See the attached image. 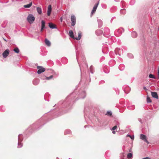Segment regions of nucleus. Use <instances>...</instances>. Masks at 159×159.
<instances>
[{
  "label": "nucleus",
  "instance_id": "3",
  "mask_svg": "<svg viewBox=\"0 0 159 159\" xmlns=\"http://www.w3.org/2000/svg\"><path fill=\"white\" fill-rule=\"evenodd\" d=\"M37 68L38 69L37 71V73L39 74L44 72L45 70V68L41 66H38L37 67Z\"/></svg>",
  "mask_w": 159,
  "mask_h": 159
},
{
  "label": "nucleus",
  "instance_id": "40",
  "mask_svg": "<svg viewBox=\"0 0 159 159\" xmlns=\"http://www.w3.org/2000/svg\"><path fill=\"white\" fill-rule=\"evenodd\" d=\"M115 1L118 2L120 0H114Z\"/></svg>",
  "mask_w": 159,
  "mask_h": 159
},
{
  "label": "nucleus",
  "instance_id": "25",
  "mask_svg": "<svg viewBox=\"0 0 159 159\" xmlns=\"http://www.w3.org/2000/svg\"><path fill=\"white\" fill-rule=\"evenodd\" d=\"M71 133V131L69 129L66 130L64 132L65 134H70Z\"/></svg>",
  "mask_w": 159,
  "mask_h": 159
},
{
  "label": "nucleus",
  "instance_id": "11",
  "mask_svg": "<svg viewBox=\"0 0 159 159\" xmlns=\"http://www.w3.org/2000/svg\"><path fill=\"white\" fill-rule=\"evenodd\" d=\"M45 22L44 21L42 20L41 21V31H42L45 28Z\"/></svg>",
  "mask_w": 159,
  "mask_h": 159
},
{
  "label": "nucleus",
  "instance_id": "46",
  "mask_svg": "<svg viewBox=\"0 0 159 159\" xmlns=\"http://www.w3.org/2000/svg\"><path fill=\"white\" fill-rule=\"evenodd\" d=\"M124 91L125 93H126V91L125 90H124Z\"/></svg>",
  "mask_w": 159,
  "mask_h": 159
},
{
  "label": "nucleus",
  "instance_id": "28",
  "mask_svg": "<svg viewBox=\"0 0 159 159\" xmlns=\"http://www.w3.org/2000/svg\"><path fill=\"white\" fill-rule=\"evenodd\" d=\"M149 77L150 78L155 79V76L152 74H150L149 76Z\"/></svg>",
  "mask_w": 159,
  "mask_h": 159
},
{
  "label": "nucleus",
  "instance_id": "15",
  "mask_svg": "<svg viewBox=\"0 0 159 159\" xmlns=\"http://www.w3.org/2000/svg\"><path fill=\"white\" fill-rule=\"evenodd\" d=\"M45 44L48 46H50L51 45V43L50 41L47 39H45Z\"/></svg>",
  "mask_w": 159,
  "mask_h": 159
},
{
  "label": "nucleus",
  "instance_id": "9",
  "mask_svg": "<svg viewBox=\"0 0 159 159\" xmlns=\"http://www.w3.org/2000/svg\"><path fill=\"white\" fill-rule=\"evenodd\" d=\"M52 6L51 5H49L48 6V11H47V15L48 16H50L52 11Z\"/></svg>",
  "mask_w": 159,
  "mask_h": 159
},
{
  "label": "nucleus",
  "instance_id": "31",
  "mask_svg": "<svg viewBox=\"0 0 159 159\" xmlns=\"http://www.w3.org/2000/svg\"><path fill=\"white\" fill-rule=\"evenodd\" d=\"M127 136H128L132 140H133L134 139V136H131L130 135V134H127Z\"/></svg>",
  "mask_w": 159,
  "mask_h": 159
},
{
  "label": "nucleus",
  "instance_id": "29",
  "mask_svg": "<svg viewBox=\"0 0 159 159\" xmlns=\"http://www.w3.org/2000/svg\"><path fill=\"white\" fill-rule=\"evenodd\" d=\"M127 56L130 58H133V56L131 53L128 54Z\"/></svg>",
  "mask_w": 159,
  "mask_h": 159
},
{
  "label": "nucleus",
  "instance_id": "5",
  "mask_svg": "<svg viewBox=\"0 0 159 159\" xmlns=\"http://www.w3.org/2000/svg\"><path fill=\"white\" fill-rule=\"evenodd\" d=\"M140 139L148 143L149 142L147 139V137L145 135L143 134H141L140 135Z\"/></svg>",
  "mask_w": 159,
  "mask_h": 159
},
{
  "label": "nucleus",
  "instance_id": "30",
  "mask_svg": "<svg viewBox=\"0 0 159 159\" xmlns=\"http://www.w3.org/2000/svg\"><path fill=\"white\" fill-rule=\"evenodd\" d=\"M53 76L52 75H51L49 77H46V80H49L51 79H52V78H53Z\"/></svg>",
  "mask_w": 159,
  "mask_h": 159
},
{
  "label": "nucleus",
  "instance_id": "38",
  "mask_svg": "<svg viewBox=\"0 0 159 159\" xmlns=\"http://www.w3.org/2000/svg\"><path fill=\"white\" fill-rule=\"evenodd\" d=\"M142 159H151L149 157H146L143 158Z\"/></svg>",
  "mask_w": 159,
  "mask_h": 159
},
{
  "label": "nucleus",
  "instance_id": "8",
  "mask_svg": "<svg viewBox=\"0 0 159 159\" xmlns=\"http://www.w3.org/2000/svg\"><path fill=\"white\" fill-rule=\"evenodd\" d=\"M151 95L152 97L153 98H156L158 99V97L157 94L156 92H151Z\"/></svg>",
  "mask_w": 159,
  "mask_h": 159
},
{
  "label": "nucleus",
  "instance_id": "34",
  "mask_svg": "<svg viewBox=\"0 0 159 159\" xmlns=\"http://www.w3.org/2000/svg\"><path fill=\"white\" fill-rule=\"evenodd\" d=\"M123 30V32H124V29H123V28H120V29H119L118 30V32H121V30Z\"/></svg>",
  "mask_w": 159,
  "mask_h": 159
},
{
  "label": "nucleus",
  "instance_id": "24",
  "mask_svg": "<svg viewBox=\"0 0 159 159\" xmlns=\"http://www.w3.org/2000/svg\"><path fill=\"white\" fill-rule=\"evenodd\" d=\"M133 156L132 154L131 153H129L127 155V157L128 158H130L132 157Z\"/></svg>",
  "mask_w": 159,
  "mask_h": 159
},
{
  "label": "nucleus",
  "instance_id": "20",
  "mask_svg": "<svg viewBox=\"0 0 159 159\" xmlns=\"http://www.w3.org/2000/svg\"><path fill=\"white\" fill-rule=\"evenodd\" d=\"M131 35L133 38H135L137 37V34L135 31H133L132 32Z\"/></svg>",
  "mask_w": 159,
  "mask_h": 159
},
{
  "label": "nucleus",
  "instance_id": "10",
  "mask_svg": "<svg viewBox=\"0 0 159 159\" xmlns=\"http://www.w3.org/2000/svg\"><path fill=\"white\" fill-rule=\"evenodd\" d=\"M48 26L50 28L52 29H57L56 26L52 23H49Z\"/></svg>",
  "mask_w": 159,
  "mask_h": 159
},
{
  "label": "nucleus",
  "instance_id": "17",
  "mask_svg": "<svg viewBox=\"0 0 159 159\" xmlns=\"http://www.w3.org/2000/svg\"><path fill=\"white\" fill-rule=\"evenodd\" d=\"M39 80L37 79L34 80L33 81V84L34 85H37L39 84Z\"/></svg>",
  "mask_w": 159,
  "mask_h": 159
},
{
  "label": "nucleus",
  "instance_id": "13",
  "mask_svg": "<svg viewBox=\"0 0 159 159\" xmlns=\"http://www.w3.org/2000/svg\"><path fill=\"white\" fill-rule=\"evenodd\" d=\"M98 22V27L99 28L101 27L102 25V20L100 19H98L97 20Z\"/></svg>",
  "mask_w": 159,
  "mask_h": 159
},
{
  "label": "nucleus",
  "instance_id": "23",
  "mask_svg": "<svg viewBox=\"0 0 159 159\" xmlns=\"http://www.w3.org/2000/svg\"><path fill=\"white\" fill-rule=\"evenodd\" d=\"M147 102L148 103H150L152 102L150 98L148 96H147Z\"/></svg>",
  "mask_w": 159,
  "mask_h": 159
},
{
  "label": "nucleus",
  "instance_id": "4",
  "mask_svg": "<svg viewBox=\"0 0 159 159\" xmlns=\"http://www.w3.org/2000/svg\"><path fill=\"white\" fill-rule=\"evenodd\" d=\"M71 25L72 26H74L75 25L76 23V18L74 15H72L71 16Z\"/></svg>",
  "mask_w": 159,
  "mask_h": 159
},
{
  "label": "nucleus",
  "instance_id": "6",
  "mask_svg": "<svg viewBox=\"0 0 159 159\" xmlns=\"http://www.w3.org/2000/svg\"><path fill=\"white\" fill-rule=\"evenodd\" d=\"M98 4H99V2H98L97 3H96L94 6L93 9L91 13V16L92 15V14L95 13V11H96V10L97 9V8L98 7Z\"/></svg>",
  "mask_w": 159,
  "mask_h": 159
},
{
  "label": "nucleus",
  "instance_id": "14",
  "mask_svg": "<svg viewBox=\"0 0 159 159\" xmlns=\"http://www.w3.org/2000/svg\"><path fill=\"white\" fill-rule=\"evenodd\" d=\"M81 33L80 31H79L78 33V37H75L74 38L75 39L77 40H80L81 38Z\"/></svg>",
  "mask_w": 159,
  "mask_h": 159
},
{
  "label": "nucleus",
  "instance_id": "21",
  "mask_svg": "<svg viewBox=\"0 0 159 159\" xmlns=\"http://www.w3.org/2000/svg\"><path fill=\"white\" fill-rule=\"evenodd\" d=\"M120 13L123 14H125L126 12V10L124 9L120 10Z\"/></svg>",
  "mask_w": 159,
  "mask_h": 159
},
{
  "label": "nucleus",
  "instance_id": "33",
  "mask_svg": "<svg viewBox=\"0 0 159 159\" xmlns=\"http://www.w3.org/2000/svg\"><path fill=\"white\" fill-rule=\"evenodd\" d=\"M93 66H91L90 67V72L92 74L93 73Z\"/></svg>",
  "mask_w": 159,
  "mask_h": 159
},
{
  "label": "nucleus",
  "instance_id": "48",
  "mask_svg": "<svg viewBox=\"0 0 159 159\" xmlns=\"http://www.w3.org/2000/svg\"><path fill=\"white\" fill-rule=\"evenodd\" d=\"M86 127V125L84 126V127Z\"/></svg>",
  "mask_w": 159,
  "mask_h": 159
},
{
  "label": "nucleus",
  "instance_id": "45",
  "mask_svg": "<svg viewBox=\"0 0 159 159\" xmlns=\"http://www.w3.org/2000/svg\"><path fill=\"white\" fill-rule=\"evenodd\" d=\"M86 66H87V68H88V65H87V64H86Z\"/></svg>",
  "mask_w": 159,
  "mask_h": 159
},
{
  "label": "nucleus",
  "instance_id": "37",
  "mask_svg": "<svg viewBox=\"0 0 159 159\" xmlns=\"http://www.w3.org/2000/svg\"><path fill=\"white\" fill-rule=\"evenodd\" d=\"M138 120L141 123H142V120L141 119H138Z\"/></svg>",
  "mask_w": 159,
  "mask_h": 159
},
{
  "label": "nucleus",
  "instance_id": "43",
  "mask_svg": "<svg viewBox=\"0 0 159 159\" xmlns=\"http://www.w3.org/2000/svg\"><path fill=\"white\" fill-rule=\"evenodd\" d=\"M120 66H119V69H120Z\"/></svg>",
  "mask_w": 159,
  "mask_h": 159
},
{
  "label": "nucleus",
  "instance_id": "39",
  "mask_svg": "<svg viewBox=\"0 0 159 159\" xmlns=\"http://www.w3.org/2000/svg\"><path fill=\"white\" fill-rule=\"evenodd\" d=\"M157 74L159 75V67L157 68Z\"/></svg>",
  "mask_w": 159,
  "mask_h": 159
},
{
  "label": "nucleus",
  "instance_id": "22",
  "mask_svg": "<svg viewBox=\"0 0 159 159\" xmlns=\"http://www.w3.org/2000/svg\"><path fill=\"white\" fill-rule=\"evenodd\" d=\"M13 51L16 53H18L20 52V50L19 49V48H15L14 50Z\"/></svg>",
  "mask_w": 159,
  "mask_h": 159
},
{
  "label": "nucleus",
  "instance_id": "41",
  "mask_svg": "<svg viewBox=\"0 0 159 159\" xmlns=\"http://www.w3.org/2000/svg\"><path fill=\"white\" fill-rule=\"evenodd\" d=\"M112 133L113 134H115V131H112Z\"/></svg>",
  "mask_w": 159,
  "mask_h": 159
},
{
  "label": "nucleus",
  "instance_id": "50",
  "mask_svg": "<svg viewBox=\"0 0 159 159\" xmlns=\"http://www.w3.org/2000/svg\"><path fill=\"white\" fill-rule=\"evenodd\" d=\"M129 109H130L129 107Z\"/></svg>",
  "mask_w": 159,
  "mask_h": 159
},
{
  "label": "nucleus",
  "instance_id": "42",
  "mask_svg": "<svg viewBox=\"0 0 159 159\" xmlns=\"http://www.w3.org/2000/svg\"><path fill=\"white\" fill-rule=\"evenodd\" d=\"M143 89H146V87H143Z\"/></svg>",
  "mask_w": 159,
  "mask_h": 159
},
{
  "label": "nucleus",
  "instance_id": "19",
  "mask_svg": "<svg viewBox=\"0 0 159 159\" xmlns=\"http://www.w3.org/2000/svg\"><path fill=\"white\" fill-rule=\"evenodd\" d=\"M37 11L39 14H41L42 13V9L40 7H37L36 8Z\"/></svg>",
  "mask_w": 159,
  "mask_h": 159
},
{
  "label": "nucleus",
  "instance_id": "1",
  "mask_svg": "<svg viewBox=\"0 0 159 159\" xmlns=\"http://www.w3.org/2000/svg\"><path fill=\"white\" fill-rule=\"evenodd\" d=\"M23 140V137L22 134H19L18 136V148H20L22 146V144L21 143Z\"/></svg>",
  "mask_w": 159,
  "mask_h": 159
},
{
  "label": "nucleus",
  "instance_id": "18",
  "mask_svg": "<svg viewBox=\"0 0 159 159\" xmlns=\"http://www.w3.org/2000/svg\"><path fill=\"white\" fill-rule=\"evenodd\" d=\"M32 5V2H30L29 4L25 5L24 6V7L26 8H29Z\"/></svg>",
  "mask_w": 159,
  "mask_h": 159
},
{
  "label": "nucleus",
  "instance_id": "49",
  "mask_svg": "<svg viewBox=\"0 0 159 159\" xmlns=\"http://www.w3.org/2000/svg\"><path fill=\"white\" fill-rule=\"evenodd\" d=\"M158 30H159V27H158Z\"/></svg>",
  "mask_w": 159,
  "mask_h": 159
},
{
  "label": "nucleus",
  "instance_id": "27",
  "mask_svg": "<svg viewBox=\"0 0 159 159\" xmlns=\"http://www.w3.org/2000/svg\"><path fill=\"white\" fill-rule=\"evenodd\" d=\"M135 3V0H131L130 2V4L131 5H133Z\"/></svg>",
  "mask_w": 159,
  "mask_h": 159
},
{
  "label": "nucleus",
  "instance_id": "26",
  "mask_svg": "<svg viewBox=\"0 0 159 159\" xmlns=\"http://www.w3.org/2000/svg\"><path fill=\"white\" fill-rule=\"evenodd\" d=\"M112 115V113L111 111H108L107 112L106 115L109 116H111Z\"/></svg>",
  "mask_w": 159,
  "mask_h": 159
},
{
  "label": "nucleus",
  "instance_id": "32",
  "mask_svg": "<svg viewBox=\"0 0 159 159\" xmlns=\"http://www.w3.org/2000/svg\"><path fill=\"white\" fill-rule=\"evenodd\" d=\"M105 30L107 32V34H108L110 33V31L109 29L107 28H106L105 29Z\"/></svg>",
  "mask_w": 159,
  "mask_h": 159
},
{
  "label": "nucleus",
  "instance_id": "16",
  "mask_svg": "<svg viewBox=\"0 0 159 159\" xmlns=\"http://www.w3.org/2000/svg\"><path fill=\"white\" fill-rule=\"evenodd\" d=\"M69 35L71 38L74 39L75 38L73 32L72 30H70L69 31Z\"/></svg>",
  "mask_w": 159,
  "mask_h": 159
},
{
  "label": "nucleus",
  "instance_id": "36",
  "mask_svg": "<svg viewBox=\"0 0 159 159\" xmlns=\"http://www.w3.org/2000/svg\"><path fill=\"white\" fill-rule=\"evenodd\" d=\"M117 128V126L116 125L114 126L112 128V130H115Z\"/></svg>",
  "mask_w": 159,
  "mask_h": 159
},
{
  "label": "nucleus",
  "instance_id": "2",
  "mask_svg": "<svg viewBox=\"0 0 159 159\" xmlns=\"http://www.w3.org/2000/svg\"><path fill=\"white\" fill-rule=\"evenodd\" d=\"M27 19L29 23L31 24L33 23V22L34 21L35 18L33 15L30 14L28 15Z\"/></svg>",
  "mask_w": 159,
  "mask_h": 159
},
{
  "label": "nucleus",
  "instance_id": "12",
  "mask_svg": "<svg viewBox=\"0 0 159 159\" xmlns=\"http://www.w3.org/2000/svg\"><path fill=\"white\" fill-rule=\"evenodd\" d=\"M102 33V30H98L96 31L95 33L97 35L99 36Z\"/></svg>",
  "mask_w": 159,
  "mask_h": 159
},
{
  "label": "nucleus",
  "instance_id": "47",
  "mask_svg": "<svg viewBox=\"0 0 159 159\" xmlns=\"http://www.w3.org/2000/svg\"><path fill=\"white\" fill-rule=\"evenodd\" d=\"M132 107H133V108H134V106H133Z\"/></svg>",
  "mask_w": 159,
  "mask_h": 159
},
{
  "label": "nucleus",
  "instance_id": "7",
  "mask_svg": "<svg viewBox=\"0 0 159 159\" xmlns=\"http://www.w3.org/2000/svg\"><path fill=\"white\" fill-rule=\"evenodd\" d=\"M9 52V50L8 49H7L4 52L2 53V55L4 58H6L7 57L8 55Z\"/></svg>",
  "mask_w": 159,
  "mask_h": 159
},
{
  "label": "nucleus",
  "instance_id": "44",
  "mask_svg": "<svg viewBox=\"0 0 159 159\" xmlns=\"http://www.w3.org/2000/svg\"><path fill=\"white\" fill-rule=\"evenodd\" d=\"M61 21L62 22V19L61 17Z\"/></svg>",
  "mask_w": 159,
  "mask_h": 159
},
{
  "label": "nucleus",
  "instance_id": "35",
  "mask_svg": "<svg viewBox=\"0 0 159 159\" xmlns=\"http://www.w3.org/2000/svg\"><path fill=\"white\" fill-rule=\"evenodd\" d=\"M82 93L83 94L84 97H82L81 98H84L86 96L85 93V92L84 91H83V92H82Z\"/></svg>",
  "mask_w": 159,
  "mask_h": 159
}]
</instances>
